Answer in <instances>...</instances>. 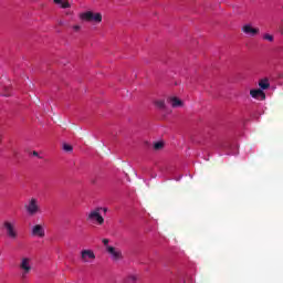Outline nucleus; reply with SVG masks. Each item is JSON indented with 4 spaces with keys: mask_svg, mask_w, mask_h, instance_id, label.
Wrapping results in <instances>:
<instances>
[{
    "mask_svg": "<svg viewBox=\"0 0 283 283\" xmlns=\"http://www.w3.org/2000/svg\"><path fill=\"white\" fill-rule=\"evenodd\" d=\"M137 277L135 275H132L128 277V282H136Z\"/></svg>",
    "mask_w": 283,
    "mask_h": 283,
    "instance_id": "412c9836",
    "label": "nucleus"
},
{
    "mask_svg": "<svg viewBox=\"0 0 283 283\" xmlns=\"http://www.w3.org/2000/svg\"><path fill=\"white\" fill-rule=\"evenodd\" d=\"M263 41H268L269 43H273L275 41V38L271 33H264L262 35Z\"/></svg>",
    "mask_w": 283,
    "mask_h": 283,
    "instance_id": "2eb2a0df",
    "label": "nucleus"
},
{
    "mask_svg": "<svg viewBox=\"0 0 283 283\" xmlns=\"http://www.w3.org/2000/svg\"><path fill=\"white\" fill-rule=\"evenodd\" d=\"M63 149H64V151H72L73 148L71 145L64 144Z\"/></svg>",
    "mask_w": 283,
    "mask_h": 283,
    "instance_id": "6ab92c4d",
    "label": "nucleus"
},
{
    "mask_svg": "<svg viewBox=\"0 0 283 283\" xmlns=\"http://www.w3.org/2000/svg\"><path fill=\"white\" fill-rule=\"evenodd\" d=\"M33 156H39V153H36V151H33Z\"/></svg>",
    "mask_w": 283,
    "mask_h": 283,
    "instance_id": "4be33fe9",
    "label": "nucleus"
},
{
    "mask_svg": "<svg viewBox=\"0 0 283 283\" xmlns=\"http://www.w3.org/2000/svg\"><path fill=\"white\" fill-rule=\"evenodd\" d=\"M101 211H104V213H107V208H95V209L91 210L86 214V220L88 222H92V224H98V226L104 224L105 223V219L101 214Z\"/></svg>",
    "mask_w": 283,
    "mask_h": 283,
    "instance_id": "20e7f679",
    "label": "nucleus"
},
{
    "mask_svg": "<svg viewBox=\"0 0 283 283\" xmlns=\"http://www.w3.org/2000/svg\"><path fill=\"white\" fill-rule=\"evenodd\" d=\"M19 269L21 271L22 280H25V277H28L32 272V258L22 256L20 259Z\"/></svg>",
    "mask_w": 283,
    "mask_h": 283,
    "instance_id": "39448f33",
    "label": "nucleus"
},
{
    "mask_svg": "<svg viewBox=\"0 0 283 283\" xmlns=\"http://www.w3.org/2000/svg\"><path fill=\"white\" fill-rule=\"evenodd\" d=\"M32 238L43 239L45 238V226L44 224H35L31 228Z\"/></svg>",
    "mask_w": 283,
    "mask_h": 283,
    "instance_id": "1a4fd4ad",
    "label": "nucleus"
},
{
    "mask_svg": "<svg viewBox=\"0 0 283 283\" xmlns=\"http://www.w3.org/2000/svg\"><path fill=\"white\" fill-rule=\"evenodd\" d=\"M250 96L256 101H264L266 98V94H264V91L260 88L251 90Z\"/></svg>",
    "mask_w": 283,
    "mask_h": 283,
    "instance_id": "9b49d317",
    "label": "nucleus"
},
{
    "mask_svg": "<svg viewBox=\"0 0 283 283\" xmlns=\"http://www.w3.org/2000/svg\"><path fill=\"white\" fill-rule=\"evenodd\" d=\"M82 25L81 24H74L73 27H72V30H73V32H81V30H82Z\"/></svg>",
    "mask_w": 283,
    "mask_h": 283,
    "instance_id": "a211bd4d",
    "label": "nucleus"
},
{
    "mask_svg": "<svg viewBox=\"0 0 283 283\" xmlns=\"http://www.w3.org/2000/svg\"><path fill=\"white\" fill-rule=\"evenodd\" d=\"M80 260L82 264H94L96 262V252L92 249H82L80 251Z\"/></svg>",
    "mask_w": 283,
    "mask_h": 283,
    "instance_id": "423d86ee",
    "label": "nucleus"
},
{
    "mask_svg": "<svg viewBox=\"0 0 283 283\" xmlns=\"http://www.w3.org/2000/svg\"><path fill=\"white\" fill-rule=\"evenodd\" d=\"M102 243L105 248V251H106L107 255L112 260V262H120V260L124 259L123 250L109 244V239H103Z\"/></svg>",
    "mask_w": 283,
    "mask_h": 283,
    "instance_id": "f03ea898",
    "label": "nucleus"
},
{
    "mask_svg": "<svg viewBox=\"0 0 283 283\" xmlns=\"http://www.w3.org/2000/svg\"><path fill=\"white\" fill-rule=\"evenodd\" d=\"M259 90L263 92V90H269L271 87V84L269 83V80L264 78L259 82Z\"/></svg>",
    "mask_w": 283,
    "mask_h": 283,
    "instance_id": "ddd939ff",
    "label": "nucleus"
},
{
    "mask_svg": "<svg viewBox=\"0 0 283 283\" xmlns=\"http://www.w3.org/2000/svg\"><path fill=\"white\" fill-rule=\"evenodd\" d=\"M241 32H243V34H245V36H258L260 34V28L253 25V23L248 22L244 23L241 28Z\"/></svg>",
    "mask_w": 283,
    "mask_h": 283,
    "instance_id": "6e6552de",
    "label": "nucleus"
},
{
    "mask_svg": "<svg viewBox=\"0 0 283 283\" xmlns=\"http://www.w3.org/2000/svg\"><path fill=\"white\" fill-rule=\"evenodd\" d=\"M2 231H4L9 240H17L19 238V230L17 229V219H6L2 222Z\"/></svg>",
    "mask_w": 283,
    "mask_h": 283,
    "instance_id": "f257e3e1",
    "label": "nucleus"
},
{
    "mask_svg": "<svg viewBox=\"0 0 283 283\" xmlns=\"http://www.w3.org/2000/svg\"><path fill=\"white\" fill-rule=\"evenodd\" d=\"M78 19L80 21L98 25V23H102L103 21V14H101V12L86 11L78 13Z\"/></svg>",
    "mask_w": 283,
    "mask_h": 283,
    "instance_id": "7ed1b4c3",
    "label": "nucleus"
},
{
    "mask_svg": "<svg viewBox=\"0 0 283 283\" xmlns=\"http://www.w3.org/2000/svg\"><path fill=\"white\" fill-rule=\"evenodd\" d=\"M155 105L158 109H167V105L165 104V99H158L155 102Z\"/></svg>",
    "mask_w": 283,
    "mask_h": 283,
    "instance_id": "4468645a",
    "label": "nucleus"
},
{
    "mask_svg": "<svg viewBox=\"0 0 283 283\" xmlns=\"http://www.w3.org/2000/svg\"><path fill=\"white\" fill-rule=\"evenodd\" d=\"M53 3H55V6H59V8H62L63 10L72 8V3L70 2V0H53Z\"/></svg>",
    "mask_w": 283,
    "mask_h": 283,
    "instance_id": "f8f14e48",
    "label": "nucleus"
},
{
    "mask_svg": "<svg viewBox=\"0 0 283 283\" xmlns=\"http://www.w3.org/2000/svg\"><path fill=\"white\" fill-rule=\"evenodd\" d=\"M64 13L66 14V17L74 15V11H72V10H66V11H64Z\"/></svg>",
    "mask_w": 283,
    "mask_h": 283,
    "instance_id": "aec40b11",
    "label": "nucleus"
},
{
    "mask_svg": "<svg viewBox=\"0 0 283 283\" xmlns=\"http://www.w3.org/2000/svg\"><path fill=\"white\" fill-rule=\"evenodd\" d=\"M10 86H4L1 91V96H10Z\"/></svg>",
    "mask_w": 283,
    "mask_h": 283,
    "instance_id": "f3484780",
    "label": "nucleus"
},
{
    "mask_svg": "<svg viewBox=\"0 0 283 283\" xmlns=\"http://www.w3.org/2000/svg\"><path fill=\"white\" fill-rule=\"evenodd\" d=\"M167 103L168 105L172 106L175 109L178 107H185V102H182V99L174 95L167 97Z\"/></svg>",
    "mask_w": 283,
    "mask_h": 283,
    "instance_id": "9d476101",
    "label": "nucleus"
},
{
    "mask_svg": "<svg viewBox=\"0 0 283 283\" xmlns=\"http://www.w3.org/2000/svg\"><path fill=\"white\" fill-rule=\"evenodd\" d=\"M164 147H165L164 142H157L154 144V149H156V151H160V149H163Z\"/></svg>",
    "mask_w": 283,
    "mask_h": 283,
    "instance_id": "dca6fc26",
    "label": "nucleus"
},
{
    "mask_svg": "<svg viewBox=\"0 0 283 283\" xmlns=\"http://www.w3.org/2000/svg\"><path fill=\"white\" fill-rule=\"evenodd\" d=\"M24 209L29 216H36V213H41V206L39 205V199L32 197L29 199Z\"/></svg>",
    "mask_w": 283,
    "mask_h": 283,
    "instance_id": "0eeeda50",
    "label": "nucleus"
}]
</instances>
